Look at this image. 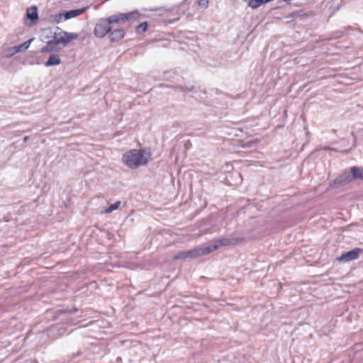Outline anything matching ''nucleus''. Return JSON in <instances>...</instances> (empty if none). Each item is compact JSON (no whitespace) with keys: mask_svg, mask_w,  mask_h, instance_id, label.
Segmentation results:
<instances>
[{"mask_svg":"<svg viewBox=\"0 0 363 363\" xmlns=\"http://www.w3.org/2000/svg\"><path fill=\"white\" fill-rule=\"evenodd\" d=\"M28 138H29L28 136H25L24 138H23V141L26 142L28 140Z\"/></svg>","mask_w":363,"mask_h":363,"instance_id":"4be33fe9","label":"nucleus"},{"mask_svg":"<svg viewBox=\"0 0 363 363\" xmlns=\"http://www.w3.org/2000/svg\"><path fill=\"white\" fill-rule=\"evenodd\" d=\"M139 16L140 13H138V11H134L126 13H119L116 15H113L106 19L107 22L109 23V25H111L113 28L114 24L138 20Z\"/></svg>","mask_w":363,"mask_h":363,"instance_id":"7ed1b4c3","label":"nucleus"},{"mask_svg":"<svg viewBox=\"0 0 363 363\" xmlns=\"http://www.w3.org/2000/svg\"><path fill=\"white\" fill-rule=\"evenodd\" d=\"M63 19V13L51 14L48 17V21L52 23H60Z\"/></svg>","mask_w":363,"mask_h":363,"instance_id":"dca6fc26","label":"nucleus"},{"mask_svg":"<svg viewBox=\"0 0 363 363\" xmlns=\"http://www.w3.org/2000/svg\"><path fill=\"white\" fill-rule=\"evenodd\" d=\"M77 33H68L57 27V30L53 33L52 40L58 47H61L62 49L66 47L72 40L77 39Z\"/></svg>","mask_w":363,"mask_h":363,"instance_id":"f03ea898","label":"nucleus"},{"mask_svg":"<svg viewBox=\"0 0 363 363\" xmlns=\"http://www.w3.org/2000/svg\"><path fill=\"white\" fill-rule=\"evenodd\" d=\"M121 205V201H116L114 203L111 204L108 208H106L102 211L104 213H110L112 211L118 208Z\"/></svg>","mask_w":363,"mask_h":363,"instance_id":"f3484780","label":"nucleus"},{"mask_svg":"<svg viewBox=\"0 0 363 363\" xmlns=\"http://www.w3.org/2000/svg\"><path fill=\"white\" fill-rule=\"evenodd\" d=\"M26 17L30 21V23H26V24L28 26H32L35 25L38 19V9L36 6H31L27 9L26 11Z\"/></svg>","mask_w":363,"mask_h":363,"instance_id":"1a4fd4ad","label":"nucleus"},{"mask_svg":"<svg viewBox=\"0 0 363 363\" xmlns=\"http://www.w3.org/2000/svg\"><path fill=\"white\" fill-rule=\"evenodd\" d=\"M236 243L235 239H229V238H222L218 241H216L213 245L209 246L203 247L204 254L208 255L216 250H218L221 246H228L230 245H234Z\"/></svg>","mask_w":363,"mask_h":363,"instance_id":"423d86ee","label":"nucleus"},{"mask_svg":"<svg viewBox=\"0 0 363 363\" xmlns=\"http://www.w3.org/2000/svg\"><path fill=\"white\" fill-rule=\"evenodd\" d=\"M202 255H205L203 247H198L189 250L179 252L174 255L173 259L175 260L184 259L188 257L196 258Z\"/></svg>","mask_w":363,"mask_h":363,"instance_id":"20e7f679","label":"nucleus"},{"mask_svg":"<svg viewBox=\"0 0 363 363\" xmlns=\"http://www.w3.org/2000/svg\"><path fill=\"white\" fill-rule=\"evenodd\" d=\"M86 10V8H82L79 9H74L71 10L69 11L63 12V19L65 21L77 17L82 14Z\"/></svg>","mask_w":363,"mask_h":363,"instance_id":"9b49d317","label":"nucleus"},{"mask_svg":"<svg viewBox=\"0 0 363 363\" xmlns=\"http://www.w3.org/2000/svg\"><path fill=\"white\" fill-rule=\"evenodd\" d=\"M77 311H78V309L77 308H73L71 311H69V313H74L77 312Z\"/></svg>","mask_w":363,"mask_h":363,"instance_id":"412c9836","label":"nucleus"},{"mask_svg":"<svg viewBox=\"0 0 363 363\" xmlns=\"http://www.w3.org/2000/svg\"><path fill=\"white\" fill-rule=\"evenodd\" d=\"M147 22H143L140 23L135 29V32L138 34H141L147 30Z\"/></svg>","mask_w":363,"mask_h":363,"instance_id":"a211bd4d","label":"nucleus"},{"mask_svg":"<svg viewBox=\"0 0 363 363\" xmlns=\"http://www.w3.org/2000/svg\"><path fill=\"white\" fill-rule=\"evenodd\" d=\"M362 252V249L354 248L350 251L343 253L340 257L337 258L339 262H350L355 260L359 258L360 253Z\"/></svg>","mask_w":363,"mask_h":363,"instance_id":"6e6552de","label":"nucleus"},{"mask_svg":"<svg viewBox=\"0 0 363 363\" xmlns=\"http://www.w3.org/2000/svg\"><path fill=\"white\" fill-rule=\"evenodd\" d=\"M177 88L179 89L182 91L190 92V91H193L194 86H192V85L191 86H179Z\"/></svg>","mask_w":363,"mask_h":363,"instance_id":"6ab92c4d","label":"nucleus"},{"mask_svg":"<svg viewBox=\"0 0 363 363\" xmlns=\"http://www.w3.org/2000/svg\"><path fill=\"white\" fill-rule=\"evenodd\" d=\"M110 40L111 42H118L125 35V31L123 28H115L110 31Z\"/></svg>","mask_w":363,"mask_h":363,"instance_id":"9d476101","label":"nucleus"},{"mask_svg":"<svg viewBox=\"0 0 363 363\" xmlns=\"http://www.w3.org/2000/svg\"><path fill=\"white\" fill-rule=\"evenodd\" d=\"M33 40V38H30L21 45L14 46L13 48V49H14V50H15L14 53L23 52V51H25L27 49H28V48L30 47V43Z\"/></svg>","mask_w":363,"mask_h":363,"instance_id":"2eb2a0df","label":"nucleus"},{"mask_svg":"<svg viewBox=\"0 0 363 363\" xmlns=\"http://www.w3.org/2000/svg\"><path fill=\"white\" fill-rule=\"evenodd\" d=\"M113 27L109 25L106 19H101L96 24L94 33L98 38H104L108 32L111 31Z\"/></svg>","mask_w":363,"mask_h":363,"instance_id":"39448f33","label":"nucleus"},{"mask_svg":"<svg viewBox=\"0 0 363 363\" xmlns=\"http://www.w3.org/2000/svg\"><path fill=\"white\" fill-rule=\"evenodd\" d=\"M354 179L352 177L351 171L350 172H344L337 177L330 183V186L333 188H339L349 184Z\"/></svg>","mask_w":363,"mask_h":363,"instance_id":"0eeeda50","label":"nucleus"},{"mask_svg":"<svg viewBox=\"0 0 363 363\" xmlns=\"http://www.w3.org/2000/svg\"><path fill=\"white\" fill-rule=\"evenodd\" d=\"M61 50V47H58L57 45L52 42V40H49L46 45L43 47L40 50L42 53L45 52H51L55 51H60Z\"/></svg>","mask_w":363,"mask_h":363,"instance_id":"f8f14e48","label":"nucleus"},{"mask_svg":"<svg viewBox=\"0 0 363 363\" xmlns=\"http://www.w3.org/2000/svg\"><path fill=\"white\" fill-rule=\"evenodd\" d=\"M352 177L354 179H363V168L359 167H351Z\"/></svg>","mask_w":363,"mask_h":363,"instance_id":"4468645a","label":"nucleus"},{"mask_svg":"<svg viewBox=\"0 0 363 363\" xmlns=\"http://www.w3.org/2000/svg\"><path fill=\"white\" fill-rule=\"evenodd\" d=\"M150 153L142 150H131L126 152L123 161L130 169H136L147 163Z\"/></svg>","mask_w":363,"mask_h":363,"instance_id":"f257e3e1","label":"nucleus"},{"mask_svg":"<svg viewBox=\"0 0 363 363\" xmlns=\"http://www.w3.org/2000/svg\"><path fill=\"white\" fill-rule=\"evenodd\" d=\"M208 3V0H199V4L201 6L206 7Z\"/></svg>","mask_w":363,"mask_h":363,"instance_id":"aec40b11","label":"nucleus"},{"mask_svg":"<svg viewBox=\"0 0 363 363\" xmlns=\"http://www.w3.org/2000/svg\"><path fill=\"white\" fill-rule=\"evenodd\" d=\"M61 62L60 57L57 55H51L48 60L45 62V67L58 65Z\"/></svg>","mask_w":363,"mask_h":363,"instance_id":"ddd939ff","label":"nucleus"}]
</instances>
